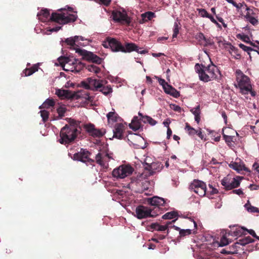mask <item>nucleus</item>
Masks as SVG:
<instances>
[{
    "label": "nucleus",
    "instance_id": "obj_3",
    "mask_svg": "<svg viewBox=\"0 0 259 259\" xmlns=\"http://www.w3.org/2000/svg\"><path fill=\"white\" fill-rule=\"evenodd\" d=\"M195 72L198 74L199 79L204 82L211 80H220L221 79V73L218 67L213 64L207 66L202 64H195Z\"/></svg>",
    "mask_w": 259,
    "mask_h": 259
},
{
    "label": "nucleus",
    "instance_id": "obj_31",
    "mask_svg": "<svg viewBox=\"0 0 259 259\" xmlns=\"http://www.w3.org/2000/svg\"><path fill=\"white\" fill-rule=\"evenodd\" d=\"M79 37L76 35L74 37H71L65 39V42L67 45L72 47H74L75 46V42L78 41Z\"/></svg>",
    "mask_w": 259,
    "mask_h": 259
},
{
    "label": "nucleus",
    "instance_id": "obj_20",
    "mask_svg": "<svg viewBox=\"0 0 259 259\" xmlns=\"http://www.w3.org/2000/svg\"><path fill=\"white\" fill-rule=\"evenodd\" d=\"M125 130V126L121 123H116L115 125L113 130V138H115L119 140L123 138V132Z\"/></svg>",
    "mask_w": 259,
    "mask_h": 259
},
{
    "label": "nucleus",
    "instance_id": "obj_22",
    "mask_svg": "<svg viewBox=\"0 0 259 259\" xmlns=\"http://www.w3.org/2000/svg\"><path fill=\"white\" fill-rule=\"evenodd\" d=\"M175 220H173L171 222H169L167 223L165 225H160L158 223H152L150 225V228L151 229L158 231H164L169 228V225L171 224L172 223H174Z\"/></svg>",
    "mask_w": 259,
    "mask_h": 259
},
{
    "label": "nucleus",
    "instance_id": "obj_59",
    "mask_svg": "<svg viewBox=\"0 0 259 259\" xmlns=\"http://www.w3.org/2000/svg\"><path fill=\"white\" fill-rule=\"evenodd\" d=\"M197 237H198V240H200L202 242H205L208 240L207 238V237L204 236L203 234L200 235H199V236H197Z\"/></svg>",
    "mask_w": 259,
    "mask_h": 259
},
{
    "label": "nucleus",
    "instance_id": "obj_63",
    "mask_svg": "<svg viewBox=\"0 0 259 259\" xmlns=\"http://www.w3.org/2000/svg\"><path fill=\"white\" fill-rule=\"evenodd\" d=\"M148 123H149L150 125H154L157 123V121L151 117L148 118Z\"/></svg>",
    "mask_w": 259,
    "mask_h": 259
},
{
    "label": "nucleus",
    "instance_id": "obj_32",
    "mask_svg": "<svg viewBox=\"0 0 259 259\" xmlns=\"http://www.w3.org/2000/svg\"><path fill=\"white\" fill-rule=\"evenodd\" d=\"M55 104V101L51 98L47 99L42 104L41 106H40L39 108H49L51 107L54 106Z\"/></svg>",
    "mask_w": 259,
    "mask_h": 259
},
{
    "label": "nucleus",
    "instance_id": "obj_23",
    "mask_svg": "<svg viewBox=\"0 0 259 259\" xmlns=\"http://www.w3.org/2000/svg\"><path fill=\"white\" fill-rule=\"evenodd\" d=\"M163 89L166 94H169L174 97L177 98L180 95L179 93L174 88L168 83L163 87Z\"/></svg>",
    "mask_w": 259,
    "mask_h": 259
},
{
    "label": "nucleus",
    "instance_id": "obj_6",
    "mask_svg": "<svg viewBox=\"0 0 259 259\" xmlns=\"http://www.w3.org/2000/svg\"><path fill=\"white\" fill-rule=\"evenodd\" d=\"M80 133V131L78 128L66 125L61 130L59 141L61 144H70L75 140Z\"/></svg>",
    "mask_w": 259,
    "mask_h": 259
},
{
    "label": "nucleus",
    "instance_id": "obj_5",
    "mask_svg": "<svg viewBox=\"0 0 259 259\" xmlns=\"http://www.w3.org/2000/svg\"><path fill=\"white\" fill-rule=\"evenodd\" d=\"M236 83L235 86L239 89L242 94H248L251 90L252 85L250 79L248 76L245 75L240 69L235 71Z\"/></svg>",
    "mask_w": 259,
    "mask_h": 259
},
{
    "label": "nucleus",
    "instance_id": "obj_18",
    "mask_svg": "<svg viewBox=\"0 0 259 259\" xmlns=\"http://www.w3.org/2000/svg\"><path fill=\"white\" fill-rule=\"evenodd\" d=\"M195 39L197 40V43L202 47L211 46L213 44V41L209 38H207L204 35L199 32L195 35Z\"/></svg>",
    "mask_w": 259,
    "mask_h": 259
},
{
    "label": "nucleus",
    "instance_id": "obj_12",
    "mask_svg": "<svg viewBox=\"0 0 259 259\" xmlns=\"http://www.w3.org/2000/svg\"><path fill=\"white\" fill-rule=\"evenodd\" d=\"M147 202L151 205L155 206L153 210L158 214L161 213L160 207L166 206V200L163 198L158 196H154L152 198H148Z\"/></svg>",
    "mask_w": 259,
    "mask_h": 259
},
{
    "label": "nucleus",
    "instance_id": "obj_41",
    "mask_svg": "<svg viewBox=\"0 0 259 259\" xmlns=\"http://www.w3.org/2000/svg\"><path fill=\"white\" fill-rule=\"evenodd\" d=\"M160 166V164L152 163L150 165H148V167L147 168L149 169V171H150L151 175H153V174L155 172L154 170H156L157 169V167H159Z\"/></svg>",
    "mask_w": 259,
    "mask_h": 259
},
{
    "label": "nucleus",
    "instance_id": "obj_1",
    "mask_svg": "<svg viewBox=\"0 0 259 259\" xmlns=\"http://www.w3.org/2000/svg\"><path fill=\"white\" fill-rule=\"evenodd\" d=\"M91 153L88 150L81 149L79 152L75 153L71 156V154L69 155L74 160L80 161L82 162L86 163V164L94 165L95 161L103 167L106 168L108 165V162L110 159H113L111 154L105 152H99L95 157V160L90 158Z\"/></svg>",
    "mask_w": 259,
    "mask_h": 259
},
{
    "label": "nucleus",
    "instance_id": "obj_28",
    "mask_svg": "<svg viewBox=\"0 0 259 259\" xmlns=\"http://www.w3.org/2000/svg\"><path fill=\"white\" fill-rule=\"evenodd\" d=\"M242 179L243 177L240 176H237L233 178L230 177V183L231 184V187H232V189L239 186L240 182Z\"/></svg>",
    "mask_w": 259,
    "mask_h": 259
},
{
    "label": "nucleus",
    "instance_id": "obj_8",
    "mask_svg": "<svg viewBox=\"0 0 259 259\" xmlns=\"http://www.w3.org/2000/svg\"><path fill=\"white\" fill-rule=\"evenodd\" d=\"M134 170V168L130 165L122 164L114 168L112 175L116 179H123L132 175Z\"/></svg>",
    "mask_w": 259,
    "mask_h": 259
},
{
    "label": "nucleus",
    "instance_id": "obj_11",
    "mask_svg": "<svg viewBox=\"0 0 259 259\" xmlns=\"http://www.w3.org/2000/svg\"><path fill=\"white\" fill-rule=\"evenodd\" d=\"M58 61L62 66H65L66 64H72L73 65L76 64L74 66V70L77 72L79 71L87 66L80 62L77 63L78 61L77 60H72L71 58L67 57L61 56L58 59Z\"/></svg>",
    "mask_w": 259,
    "mask_h": 259
},
{
    "label": "nucleus",
    "instance_id": "obj_38",
    "mask_svg": "<svg viewBox=\"0 0 259 259\" xmlns=\"http://www.w3.org/2000/svg\"><path fill=\"white\" fill-rule=\"evenodd\" d=\"M223 138L225 140L226 142L229 146L233 145V143H234V141L236 140L235 137L234 136H227L224 134Z\"/></svg>",
    "mask_w": 259,
    "mask_h": 259
},
{
    "label": "nucleus",
    "instance_id": "obj_14",
    "mask_svg": "<svg viewBox=\"0 0 259 259\" xmlns=\"http://www.w3.org/2000/svg\"><path fill=\"white\" fill-rule=\"evenodd\" d=\"M219 46H223L226 49H227L231 56L235 59H240L241 55L239 53V50L237 48L232 46L230 43L226 42L224 40L219 39L218 41Z\"/></svg>",
    "mask_w": 259,
    "mask_h": 259
},
{
    "label": "nucleus",
    "instance_id": "obj_29",
    "mask_svg": "<svg viewBox=\"0 0 259 259\" xmlns=\"http://www.w3.org/2000/svg\"><path fill=\"white\" fill-rule=\"evenodd\" d=\"M254 242V240L252 239L250 236L245 237L243 238L239 239L236 242V244H239L242 246H245L250 243Z\"/></svg>",
    "mask_w": 259,
    "mask_h": 259
},
{
    "label": "nucleus",
    "instance_id": "obj_42",
    "mask_svg": "<svg viewBox=\"0 0 259 259\" xmlns=\"http://www.w3.org/2000/svg\"><path fill=\"white\" fill-rule=\"evenodd\" d=\"M244 17L246 18L247 21L249 22V23H250L251 24L253 25H256L258 22V20L254 18V17L245 15Z\"/></svg>",
    "mask_w": 259,
    "mask_h": 259
},
{
    "label": "nucleus",
    "instance_id": "obj_2",
    "mask_svg": "<svg viewBox=\"0 0 259 259\" xmlns=\"http://www.w3.org/2000/svg\"><path fill=\"white\" fill-rule=\"evenodd\" d=\"M37 16L39 20L42 22H45L50 19L52 21L60 24H65L75 22L77 18L76 15L69 14L66 11L61 13H53L50 17V12L47 9H42Z\"/></svg>",
    "mask_w": 259,
    "mask_h": 259
},
{
    "label": "nucleus",
    "instance_id": "obj_49",
    "mask_svg": "<svg viewBox=\"0 0 259 259\" xmlns=\"http://www.w3.org/2000/svg\"><path fill=\"white\" fill-rule=\"evenodd\" d=\"M199 15L202 17L207 18L208 14L207 12L204 9H197Z\"/></svg>",
    "mask_w": 259,
    "mask_h": 259
},
{
    "label": "nucleus",
    "instance_id": "obj_57",
    "mask_svg": "<svg viewBox=\"0 0 259 259\" xmlns=\"http://www.w3.org/2000/svg\"><path fill=\"white\" fill-rule=\"evenodd\" d=\"M232 193L233 194H237L239 196L243 195L244 194L242 189L234 190L232 191Z\"/></svg>",
    "mask_w": 259,
    "mask_h": 259
},
{
    "label": "nucleus",
    "instance_id": "obj_39",
    "mask_svg": "<svg viewBox=\"0 0 259 259\" xmlns=\"http://www.w3.org/2000/svg\"><path fill=\"white\" fill-rule=\"evenodd\" d=\"M178 217V213L176 211H171L166 213L162 216L163 219H172Z\"/></svg>",
    "mask_w": 259,
    "mask_h": 259
},
{
    "label": "nucleus",
    "instance_id": "obj_9",
    "mask_svg": "<svg viewBox=\"0 0 259 259\" xmlns=\"http://www.w3.org/2000/svg\"><path fill=\"white\" fill-rule=\"evenodd\" d=\"M135 216L138 219H143L148 217H155L158 215V213L152 210L151 208L148 207L139 205L136 207L135 210Z\"/></svg>",
    "mask_w": 259,
    "mask_h": 259
},
{
    "label": "nucleus",
    "instance_id": "obj_4",
    "mask_svg": "<svg viewBox=\"0 0 259 259\" xmlns=\"http://www.w3.org/2000/svg\"><path fill=\"white\" fill-rule=\"evenodd\" d=\"M107 82L104 79H97L88 77L80 82L81 86L85 89L93 91H99L104 95H107L112 92V89L110 85L105 86Z\"/></svg>",
    "mask_w": 259,
    "mask_h": 259
},
{
    "label": "nucleus",
    "instance_id": "obj_17",
    "mask_svg": "<svg viewBox=\"0 0 259 259\" xmlns=\"http://www.w3.org/2000/svg\"><path fill=\"white\" fill-rule=\"evenodd\" d=\"M127 139L130 145H133L135 148L139 149L141 147V146L139 145V142H142L143 140L142 137L138 134L130 133L127 136Z\"/></svg>",
    "mask_w": 259,
    "mask_h": 259
},
{
    "label": "nucleus",
    "instance_id": "obj_52",
    "mask_svg": "<svg viewBox=\"0 0 259 259\" xmlns=\"http://www.w3.org/2000/svg\"><path fill=\"white\" fill-rule=\"evenodd\" d=\"M239 47L240 48H241L243 50H244L245 52H249L250 51L253 50V49H252L251 48L247 47L242 44H239Z\"/></svg>",
    "mask_w": 259,
    "mask_h": 259
},
{
    "label": "nucleus",
    "instance_id": "obj_51",
    "mask_svg": "<svg viewBox=\"0 0 259 259\" xmlns=\"http://www.w3.org/2000/svg\"><path fill=\"white\" fill-rule=\"evenodd\" d=\"M199 108V106H197V107H195V121H196L198 123L199 122V121L200 120Z\"/></svg>",
    "mask_w": 259,
    "mask_h": 259
},
{
    "label": "nucleus",
    "instance_id": "obj_26",
    "mask_svg": "<svg viewBox=\"0 0 259 259\" xmlns=\"http://www.w3.org/2000/svg\"><path fill=\"white\" fill-rule=\"evenodd\" d=\"M67 111V109L65 105H62L57 108V116H54V120H59L63 118Z\"/></svg>",
    "mask_w": 259,
    "mask_h": 259
},
{
    "label": "nucleus",
    "instance_id": "obj_37",
    "mask_svg": "<svg viewBox=\"0 0 259 259\" xmlns=\"http://www.w3.org/2000/svg\"><path fill=\"white\" fill-rule=\"evenodd\" d=\"M85 68L90 72H94L96 74L99 73L101 71V69L99 67L94 65H89L85 67Z\"/></svg>",
    "mask_w": 259,
    "mask_h": 259
},
{
    "label": "nucleus",
    "instance_id": "obj_30",
    "mask_svg": "<svg viewBox=\"0 0 259 259\" xmlns=\"http://www.w3.org/2000/svg\"><path fill=\"white\" fill-rule=\"evenodd\" d=\"M72 98H75L76 99H78L80 98H84L85 99L88 100H90L91 97L88 93H86L85 92L79 91L76 93H74L73 95L72 96Z\"/></svg>",
    "mask_w": 259,
    "mask_h": 259
},
{
    "label": "nucleus",
    "instance_id": "obj_7",
    "mask_svg": "<svg viewBox=\"0 0 259 259\" xmlns=\"http://www.w3.org/2000/svg\"><path fill=\"white\" fill-rule=\"evenodd\" d=\"M73 49L75 50L76 53L82 57V60L98 65L102 64L103 61L102 58L92 52L79 48Z\"/></svg>",
    "mask_w": 259,
    "mask_h": 259
},
{
    "label": "nucleus",
    "instance_id": "obj_15",
    "mask_svg": "<svg viewBox=\"0 0 259 259\" xmlns=\"http://www.w3.org/2000/svg\"><path fill=\"white\" fill-rule=\"evenodd\" d=\"M113 18L114 21L119 22L123 24L130 25L131 19L128 17L127 14L120 11H114L112 13Z\"/></svg>",
    "mask_w": 259,
    "mask_h": 259
},
{
    "label": "nucleus",
    "instance_id": "obj_47",
    "mask_svg": "<svg viewBox=\"0 0 259 259\" xmlns=\"http://www.w3.org/2000/svg\"><path fill=\"white\" fill-rule=\"evenodd\" d=\"M195 134H196L202 140H206V135L203 134L201 128L195 130Z\"/></svg>",
    "mask_w": 259,
    "mask_h": 259
},
{
    "label": "nucleus",
    "instance_id": "obj_13",
    "mask_svg": "<svg viewBox=\"0 0 259 259\" xmlns=\"http://www.w3.org/2000/svg\"><path fill=\"white\" fill-rule=\"evenodd\" d=\"M84 127L87 132L94 138H101L103 137L106 133L105 129L96 128L95 125L92 123L85 124Z\"/></svg>",
    "mask_w": 259,
    "mask_h": 259
},
{
    "label": "nucleus",
    "instance_id": "obj_34",
    "mask_svg": "<svg viewBox=\"0 0 259 259\" xmlns=\"http://www.w3.org/2000/svg\"><path fill=\"white\" fill-rule=\"evenodd\" d=\"M155 16V14L152 12H147L141 15L142 19L144 21L151 20Z\"/></svg>",
    "mask_w": 259,
    "mask_h": 259
},
{
    "label": "nucleus",
    "instance_id": "obj_53",
    "mask_svg": "<svg viewBox=\"0 0 259 259\" xmlns=\"http://www.w3.org/2000/svg\"><path fill=\"white\" fill-rule=\"evenodd\" d=\"M33 73H34V71H32L31 69L30 68H26L23 71V74H25V76H30L32 75Z\"/></svg>",
    "mask_w": 259,
    "mask_h": 259
},
{
    "label": "nucleus",
    "instance_id": "obj_10",
    "mask_svg": "<svg viewBox=\"0 0 259 259\" xmlns=\"http://www.w3.org/2000/svg\"><path fill=\"white\" fill-rule=\"evenodd\" d=\"M103 46L105 48H110L113 52H121L122 45L114 38L107 37L103 42Z\"/></svg>",
    "mask_w": 259,
    "mask_h": 259
},
{
    "label": "nucleus",
    "instance_id": "obj_36",
    "mask_svg": "<svg viewBox=\"0 0 259 259\" xmlns=\"http://www.w3.org/2000/svg\"><path fill=\"white\" fill-rule=\"evenodd\" d=\"M221 253L228 254H234L237 253V250L235 249L234 246L233 245L232 247H230L229 248H225L222 249Z\"/></svg>",
    "mask_w": 259,
    "mask_h": 259
},
{
    "label": "nucleus",
    "instance_id": "obj_19",
    "mask_svg": "<svg viewBox=\"0 0 259 259\" xmlns=\"http://www.w3.org/2000/svg\"><path fill=\"white\" fill-rule=\"evenodd\" d=\"M195 193L201 197L206 195V187L203 182L195 180Z\"/></svg>",
    "mask_w": 259,
    "mask_h": 259
},
{
    "label": "nucleus",
    "instance_id": "obj_27",
    "mask_svg": "<svg viewBox=\"0 0 259 259\" xmlns=\"http://www.w3.org/2000/svg\"><path fill=\"white\" fill-rule=\"evenodd\" d=\"M221 184L224 186V189L226 190H230L232 189L231 184L230 183V177L227 176L224 178L221 181Z\"/></svg>",
    "mask_w": 259,
    "mask_h": 259
},
{
    "label": "nucleus",
    "instance_id": "obj_61",
    "mask_svg": "<svg viewBox=\"0 0 259 259\" xmlns=\"http://www.w3.org/2000/svg\"><path fill=\"white\" fill-rule=\"evenodd\" d=\"M66 92V91L64 90H58V91H56V94L58 95V96L60 97H63L65 96V93Z\"/></svg>",
    "mask_w": 259,
    "mask_h": 259
},
{
    "label": "nucleus",
    "instance_id": "obj_54",
    "mask_svg": "<svg viewBox=\"0 0 259 259\" xmlns=\"http://www.w3.org/2000/svg\"><path fill=\"white\" fill-rule=\"evenodd\" d=\"M185 130L189 135H192L194 133V128L191 127L188 123H187Z\"/></svg>",
    "mask_w": 259,
    "mask_h": 259
},
{
    "label": "nucleus",
    "instance_id": "obj_45",
    "mask_svg": "<svg viewBox=\"0 0 259 259\" xmlns=\"http://www.w3.org/2000/svg\"><path fill=\"white\" fill-rule=\"evenodd\" d=\"M80 123V121L71 119L70 120V124L68 125V126H72L77 128L78 127H79Z\"/></svg>",
    "mask_w": 259,
    "mask_h": 259
},
{
    "label": "nucleus",
    "instance_id": "obj_33",
    "mask_svg": "<svg viewBox=\"0 0 259 259\" xmlns=\"http://www.w3.org/2000/svg\"><path fill=\"white\" fill-rule=\"evenodd\" d=\"M107 117L108 122H115L117 121V119L119 118L118 114L114 111L109 112L107 114Z\"/></svg>",
    "mask_w": 259,
    "mask_h": 259
},
{
    "label": "nucleus",
    "instance_id": "obj_62",
    "mask_svg": "<svg viewBox=\"0 0 259 259\" xmlns=\"http://www.w3.org/2000/svg\"><path fill=\"white\" fill-rule=\"evenodd\" d=\"M157 78H158L159 83L162 86V88L167 83V82H166L164 79L157 77Z\"/></svg>",
    "mask_w": 259,
    "mask_h": 259
},
{
    "label": "nucleus",
    "instance_id": "obj_56",
    "mask_svg": "<svg viewBox=\"0 0 259 259\" xmlns=\"http://www.w3.org/2000/svg\"><path fill=\"white\" fill-rule=\"evenodd\" d=\"M244 9L247 11V13L245 15H248L249 16H251L252 15H253L254 14V12H253V11L250 9L249 8H248L247 5H246L244 8Z\"/></svg>",
    "mask_w": 259,
    "mask_h": 259
},
{
    "label": "nucleus",
    "instance_id": "obj_40",
    "mask_svg": "<svg viewBox=\"0 0 259 259\" xmlns=\"http://www.w3.org/2000/svg\"><path fill=\"white\" fill-rule=\"evenodd\" d=\"M244 207L245 209L250 212H259L258 209L254 206H251L249 202L246 203L244 205Z\"/></svg>",
    "mask_w": 259,
    "mask_h": 259
},
{
    "label": "nucleus",
    "instance_id": "obj_55",
    "mask_svg": "<svg viewBox=\"0 0 259 259\" xmlns=\"http://www.w3.org/2000/svg\"><path fill=\"white\" fill-rule=\"evenodd\" d=\"M139 115L141 117L140 118V121L141 120L144 123L148 122V118L150 117V116H143L141 113L139 112Z\"/></svg>",
    "mask_w": 259,
    "mask_h": 259
},
{
    "label": "nucleus",
    "instance_id": "obj_25",
    "mask_svg": "<svg viewBox=\"0 0 259 259\" xmlns=\"http://www.w3.org/2000/svg\"><path fill=\"white\" fill-rule=\"evenodd\" d=\"M129 126L134 131H137L141 127V123L140 119L137 116L134 117L132 122L129 124Z\"/></svg>",
    "mask_w": 259,
    "mask_h": 259
},
{
    "label": "nucleus",
    "instance_id": "obj_35",
    "mask_svg": "<svg viewBox=\"0 0 259 259\" xmlns=\"http://www.w3.org/2000/svg\"><path fill=\"white\" fill-rule=\"evenodd\" d=\"M218 193V190L213 187L212 185H209L208 188L207 189V190H206V195L207 197L209 198H212V197H210V195L217 194Z\"/></svg>",
    "mask_w": 259,
    "mask_h": 259
},
{
    "label": "nucleus",
    "instance_id": "obj_60",
    "mask_svg": "<svg viewBox=\"0 0 259 259\" xmlns=\"http://www.w3.org/2000/svg\"><path fill=\"white\" fill-rule=\"evenodd\" d=\"M246 232H247L250 235H251L254 238H255L257 236L255 231L253 230H252V229L248 230L245 228V233Z\"/></svg>",
    "mask_w": 259,
    "mask_h": 259
},
{
    "label": "nucleus",
    "instance_id": "obj_24",
    "mask_svg": "<svg viewBox=\"0 0 259 259\" xmlns=\"http://www.w3.org/2000/svg\"><path fill=\"white\" fill-rule=\"evenodd\" d=\"M230 234L234 237H239L242 235H246L245 228L236 226L234 230L231 231Z\"/></svg>",
    "mask_w": 259,
    "mask_h": 259
},
{
    "label": "nucleus",
    "instance_id": "obj_16",
    "mask_svg": "<svg viewBox=\"0 0 259 259\" xmlns=\"http://www.w3.org/2000/svg\"><path fill=\"white\" fill-rule=\"evenodd\" d=\"M133 51H136L141 54H145L147 53V51L146 50L140 51L138 46L133 42H126L124 46H122L121 52L126 53H130Z\"/></svg>",
    "mask_w": 259,
    "mask_h": 259
},
{
    "label": "nucleus",
    "instance_id": "obj_46",
    "mask_svg": "<svg viewBox=\"0 0 259 259\" xmlns=\"http://www.w3.org/2000/svg\"><path fill=\"white\" fill-rule=\"evenodd\" d=\"M229 242L226 237L223 236L221 237L220 241L219 243L220 246H224L229 244Z\"/></svg>",
    "mask_w": 259,
    "mask_h": 259
},
{
    "label": "nucleus",
    "instance_id": "obj_21",
    "mask_svg": "<svg viewBox=\"0 0 259 259\" xmlns=\"http://www.w3.org/2000/svg\"><path fill=\"white\" fill-rule=\"evenodd\" d=\"M229 167L236 170L238 173H240L242 171H247V168L245 167L243 162L239 160V161L231 162Z\"/></svg>",
    "mask_w": 259,
    "mask_h": 259
},
{
    "label": "nucleus",
    "instance_id": "obj_44",
    "mask_svg": "<svg viewBox=\"0 0 259 259\" xmlns=\"http://www.w3.org/2000/svg\"><path fill=\"white\" fill-rule=\"evenodd\" d=\"M41 117L44 122H46L49 118V112L45 110H41L40 111Z\"/></svg>",
    "mask_w": 259,
    "mask_h": 259
},
{
    "label": "nucleus",
    "instance_id": "obj_43",
    "mask_svg": "<svg viewBox=\"0 0 259 259\" xmlns=\"http://www.w3.org/2000/svg\"><path fill=\"white\" fill-rule=\"evenodd\" d=\"M231 4L236 8L238 11H239L241 8L244 9L245 6L246 5V4L244 3L237 4L234 1V0L231 1Z\"/></svg>",
    "mask_w": 259,
    "mask_h": 259
},
{
    "label": "nucleus",
    "instance_id": "obj_50",
    "mask_svg": "<svg viewBox=\"0 0 259 259\" xmlns=\"http://www.w3.org/2000/svg\"><path fill=\"white\" fill-rule=\"evenodd\" d=\"M191 233V231L190 229H182L180 231V235L181 236H185L186 235H190Z\"/></svg>",
    "mask_w": 259,
    "mask_h": 259
},
{
    "label": "nucleus",
    "instance_id": "obj_64",
    "mask_svg": "<svg viewBox=\"0 0 259 259\" xmlns=\"http://www.w3.org/2000/svg\"><path fill=\"white\" fill-rule=\"evenodd\" d=\"M168 231H167V234L166 235H162V234H156L155 235V237H157V238L158 239V240H163L164 239L165 237H166V236L168 234Z\"/></svg>",
    "mask_w": 259,
    "mask_h": 259
},
{
    "label": "nucleus",
    "instance_id": "obj_48",
    "mask_svg": "<svg viewBox=\"0 0 259 259\" xmlns=\"http://www.w3.org/2000/svg\"><path fill=\"white\" fill-rule=\"evenodd\" d=\"M179 26L177 23L175 22L174 24V30H173V34L172 38H175L177 37L178 34L179 33Z\"/></svg>",
    "mask_w": 259,
    "mask_h": 259
},
{
    "label": "nucleus",
    "instance_id": "obj_58",
    "mask_svg": "<svg viewBox=\"0 0 259 259\" xmlns=\"http://www.w3.org/2000/svg\"><path fill=\"white\" fill-rule=\"evenodd\" d=\"M195 234H196V230H200V231H201L202 229V224L200 222H195Z\"/></svg>",
    "mask_w": 259,
    "mask_h": 259
}]
</instances>
